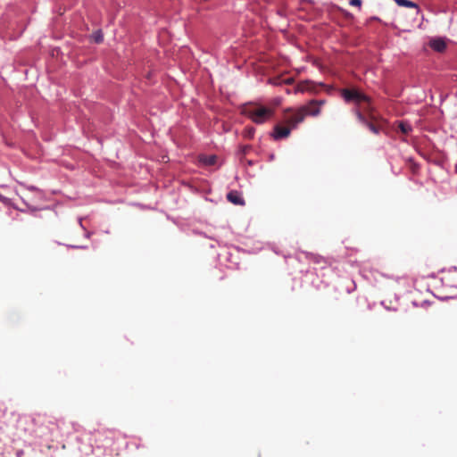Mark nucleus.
Wrapping results in <instances>:
<instances>
[{
    "mask_svg": "<svg viewBox=\"0 0 457 457\" xmlns=\"http://www.w3.org/2000/svg\"><path fill=\"white\" fill-rule=\"evenodd\" d=\"M327 103L326 100H311L305 105L300 107L295 113L287 116V121L295 128L299 123L303 122L306 116L316 117L320 115L321 106Z\"/></svg>",
    "mask_w": 457,
    "mask_h": 457,
    "instance_id": "1",
    "label": "nucleus"
},
{
    "mask_svg": "<svg viewBox=\"0 0 457 457\" xmlns=\"http://www.w3.org/2000/svg\"><path fill=\"white\" fill-rule=\"evenodd\" d=\"M395 2L399 5V6H403V7H407V8H415L417 10V12H420V8L418 6V4L412 1H410V0H395Z\"/></svg>",
    "mask_w": 457,
    "mask_h": 457,
    "instance_id": "9",
    "label": "nucleus"
},
{
    "mask_svg": "<svg viewBox=\"0 0 457 457\" xmlns=\"http://www.w3.org/2000/svg\"><path fill=\"white\" fill-rule=\"evenodd\" d=\"M199 161L207 166H212L216 163L217 157L215 155H203L200 156Z\"/></svg>",
    "mask_w": 457,
    "mask_h": 457,
    "instance_id": "10",
    "label": "nucleus"
},
{
    "mask_svg": "<svg viewBox=\"0 0 457 457\" xmlns=\"http://www.w3.org/2000/svg\"><path fill=\"white\" fill-rule=\"evenodd\" d=\"M326 87V85L320 82L316 83L312 80H304L301 81L296 85L295 93H304L309 92L311 94H318L320 91V88Z\"/></svg>",
    "mask_w": 457,
    "mask_h": 457,
    "instance_id": "4",
    "label": "nucleus"
},
{
    "mask_svg": "<svg viewBox=\"0 0 457 457\" xmlns=\"http://www.w3.org/2000/svg\"><path fill=\"white\" fill-rule=\"evenodd\" d=\"M253 129H249L245 131V136L247 137H252L253 136Z\"/></svg>",
    "mask_w": 457,
    "mask_h": 457,
    "instance_id": "16",
    "label": "nucleus"
},
{
    "mask_svg": "<svg viewBox=\"0 0 457 457\" xmlns=\"http://www.w3.org/2000/svg\"><path fill=\"white\" fill-rule=\"evenodd\" d=\"M429 46L438 53H443L446 49V43L443 38L437 37L430 40Z\"/></svg>",
    "mask_w": 457,
    "mask_h": 457,
    "instance_id": "6",
    "label": "nucleus"
},
{
    "mask_svg": "<svg viewBox=\"0 0 457 457\" xmlns=\"http://www.w3.org/2000/svg\"><path fill=\"white\" fill-rule=\"evenodd\" d=\"M247 148H248V146H245V147L244 148V150H243V151H244V153H246Z\"/></svg>",
    "mask_w": 457,
    "mask_h": 457,
    "instance_id": "18",
    "label": "nucleus"
},
{
    "mask_svg": "<svg viewBox=\"0 0 457 457\" xmlns=\"http://www.w3.org/2000/svg\"><path fill=\"white\" fill-rule=\"evenodd\" d=\"M270 82L274 86H280L283 84V79L281 78H273L270 79Z\"/></svg>",
    "mask_w": 457,
    "mask_h": 457,
    "instance_id": "14",
    "label": "nucleus"
},
{
    "mask_svg": "<svg viewBox=\"0 0 457 457\" xmlns=\"http://www.w3.org/2000/svg\"><path fill=\"white\" fill-rule=\"evenodd\" d=\"M369 128V129L373 132L374 134H378L379 129L375 124H373L370 121H368V123L365 125Z\"/></svg>",
    "mask_w": 457,
    "mask_h": 457,
    "instance_id": "13",
    "label": "nucleus"
},
{
    "mask_svg": "<svg viewBox=\"0 0 457 457\" xmlns=\"http://www.w3.org/2000/svg\"><path fill=\"white\" fill-rule=\"evenodd\" d=\"M350 4L357 7H361V0H351Z\"/></svg>",
    "mask_w": 457,
    "mask_h": 457,
    "instance_id": "15",
    "label": "nucleus"
},
{
    "mask_svg": "<svg viewBox=\"0 0 457 457\" xmlns=\"http://www.w3.org/2000/svg\"><path fill=\"white\" fill-rule=\"evenodd\" d=\"M397 128L404 135H408L412 130L411 125L404 120L398 121Z\"/></svg>",
    "mask_w": 457,
    "mask_h": 457,
    "instance_id": "8",
    "label": "nucleus"
},
{
    "mask_svg": "<svg viewBox=\"0 0 457 457\" xmlns=\"http://www.w3.org/2000/svg\"><path fill=\"white\" fill-rule=\"evenodd\" d=\"M227 199L234 204H237V205H244L245 204V201L243 199V197L241 196V195L237 192V191H230L228 195H227Z\"/></svg>",
    "mask_w": 457,
    "mask_h": 457,
    "instance_id": "7",
    "label": "nucleus"
},
{
    "mask_svg": "<svg viewBox=\"0 0 457 457\" xmlns=\"http://www.w3.org/2000/svg\"><path fill=\"white\" fill-rule=\"evenodd\" d=\"M287 127H284L281 125H276L274 128L273 137L275 139H281L287 137L290 134L291 129H294L287 120Z\"/></svg>",
    "mask_w": 457,
    "mask_h": 457,
    "instance_id": "5",
    "label": "nucleus"
},
{
    "mask_svg": "<svg viewBox=\"0 0 457 457\" xmlns=\"http://www.w3.org/2000/svg\"><path fill=\"white\" fill-rule=\"evenodd\" d=\"M342 96L346 102H354L357 104L356 108L368 113L372 112L370 98L356 89L344 88L342 90Z\"/></svg>",
    "mask_w": 457,
    "mask_h": 457,
    "instance_id": "2",
    "label": "nucleus"
},
{
    "mask_svg": "<svg viewBox=\"0 0 457 457\" xmlns=\"http://www.w3.org/2000/svg\"><path fill=\"white\" fill-rule=\"evenodd\" d=\"M92 39L94 40V42L99 44L101 42H103L104 40V36H103V33L101 30H97L96 31L93 35H92Z\"/></svg>",
    "mask_w": 457,
    "mask_h": 457,
    "instance_id": "12",
    "label": "nucleus"
},
{
    "mask_svg": "<svg viewBox=\"0 0 457 457\" xmlns=\"http://www.w3.org/2000/svg\"><path fill=\"white\" fill-rule=\"evenodd\" d=\"M245 113L255 123L262 124L272 115V110L262 105L249 106Z\"/></svg>",
    "mask_w": 457,
    "mask_h": 457,
    "instance_id": "3",
    "label": "nucleus"
},
{
    "mask_svg": "<svg viewBox=\"0 0 457 457\" xmlns=\"http://www.w3.org/2000/svg\"><path fill=\"white\" fill-rule=\"evenodd\" d=\"M79 222L80 226H82V220L81 219H79Z\"/></svg>",
    "mask_w": 457,
    "mask_h": 457,
    "instance_id": "19",
    "label": "nucleus"
},
{
    "mask_svg": "<svg viewBox=\"0 0 457 457\" xmlns=\"http://www.w3.org/2000/svg\"><path fill=\"white\" fill-rule=\"evenodd\" d=\"M294 82L293 78L283 79V84H292Z\"/></svg>",
    "mask_w": 457,
    "mask_h": 457,
    "instance_id": "17",
    "label": "nucleus"
},
{
    "mask_svg": "<svg viewBox=\"0 0 457 457\" xmlns=\"http://www.w3.org/2000/svg\"><path fill=\"white\" fill-rule=\"evenodd\" d=\"M354 114L356 115L357 120L362 123L363 125H366L368 123L367 118L361 113V111L359 108H355L353 110Z\"/></svg>",
    "mask_w": 457,
    "mask_h": 457,
    "instance_id": "11",
    "label": "nucleus"
}]
</instances>
